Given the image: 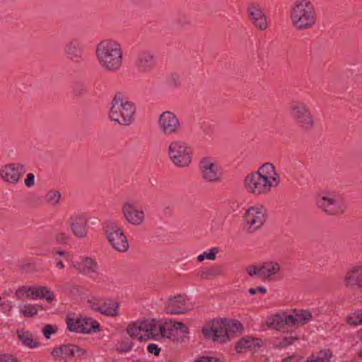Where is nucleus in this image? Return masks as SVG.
<instances>
[{"label": "nucleus", "instance_id": "1", "mask_svg": "<svg viewBox=\"0 0 362 362\" xmlns=\"http://www.w3.org/2000/svg\"><path fill=\"white\" fill-rule=\"evenodd\" d=\"M173 331H180L182 334L188 332L187 327L180 322L172 320L160 323L154 320H147L142 322H133L127 329V333L132 338L140 341L148 339L157 340L160 337L170 339Z\"/></svg>", "mask_w": 362, "mask_h": 362}, {"label": "nucleus", "instance_id": "2", "mask_svg": "<svg viewBox=\"0 0 362 362\" xmlns=\"http://www.w3.org/2000/svg\"><path fill=\"white\" fill-rule=\"evenodd\" d=\"M281 182L280 175L271 163L262 165L257 171L247 175L244 179L246 191L255 196L268 194Z\"/></svg>", "mask_w": 362, "mask_h": 362}, {"label": "nucleus", "instance_id": "3", "mask_svg": "<svg viewBox=\"0 0 362 362\" xmlns=\"http://www.w3.org/2000/svg\"><path fill=\"white\" fill-rule=\"evenodd\" d=\"M95 57L100 67L108 72L119 71L123 64V49L117 40L105 39L95 48Z\"/></svg>", "mask_w": 362, "mask_h": 362}, {"label": "nucleus", "instance_id": "4", "mask_svg": "<svg viewBox=\"0 0 362 362\" xmlns=\"http://www.w3.org/2000/svg\"><path fill=\"white\" fill-rule=\"evenodd\" d=\"M290 18L296 30H307L316 25L317 14L310 0H296L291 6Z\"/></svg>", "mask_w": 362, "mask_h": 362}, {"label": "nucleus", "instance_id": "5", "mask_svg": "<svg viewBox=\"0 0 362 362\" xmlns=\"http://www.w3.org/2000/svg\"><path fill=\"white\" fill-rule=\"evenodd\" d=\"M242 328L241 323L237 320H216L206 323L202 329V333L206 339L224 343Z\"/></svg>", "mask_w": 362, "mask_h": 362}, {"label": "nucleus", "instance_id": "6", "mask_svg": "<svg viewBox=\"0 0 362 362\" xmlns=\"http://www.w3.org/2000/svg\"><path fill=\"white\" fill-rule=\"evenodd\" d=\"M136 107L133 103L129 101L124 95L117 93L111 102L109 118L121 125H129L134 119Z\"/></svg>", "mask_w": 362, "mask_h": 362}, {"label": "nucleus", "instance_id": "7", "mask_svg": "<svg viewBox=\"0 0 362 362\" xmlns=\"http://www.w3.org/2000/svg\"><path fill=\"white\" fill-rule=\"evenodd\" d=\"M192 148L181 139L171 141L168 146L167 155L170 162L178 168H185L192 161Z\"/></svg>", "mask_w": 362, "mask_h": 362}, {"label": "nucleus", "instance_id": "8", "mask_svg": "<svg viewBox=\"0 0 362 362\" xmlns=\"http://www.w3.org/2000/svg\"><path fill=\"white\" fill-rule=\"evenodd\" d=\"M288 114L293 121L302 129L310 130L314 127V119L308 105L298 100H292Z\"/></svg>", "mask_w": 362, "mask_h": 362}, {"label": "nucleus", "instance_id": "9", "mask_svg": "<svg viewBox=\"0 0 362 362\" xmlns=\"http://www.w3.org/2000/svg\"><path fill=\"white\" fill-rule=\"evenodd\" d=\"M316 204L328 215H337L344 211L346 204L343 197L334 192H324L318 195Z\"/></svg>", "mask_w": 362, "mask_h": 362}, {"label": "nucleus", "instance_id": "10", "mask_svg": "<svg viewBox=\"0 0 362 362\" xmlns=\"http://www.w3.org/2000/svg\"><path fill=\"white\" fill-rule=\"evenodd\" d=\"M201 177L206 182H221L224 173L221 165L213 157L205 156L199 163Z\"/></svg>", "mask_w": 362, "mask_h": 362}, {"label": "nucleus", "instance_id": "11", "mask_svg": "<svg viewBox=\"0 0 362 362\" xmlns=\"http://www.w3.org/2000/svg\"><path fill=\"white\" fill-rule=\"evenodd\" d=\"M107 239L117 252H125L129 249V243L123 229L115 222H107L104 226Z\"/></svg>", "mask_w": 362, "mask_h": 362}, {"label": "nucleus", "instance_id": "12", "mask_svg": "<svg viewBox=\"0 0 362 362\" xmlns=\"http://www.w3.org/2000/svg\"><path fill=\"white\" fill-rule=\"evenodd\" d=\"M124 219L131 226H140L146 221V214L142 206L132 199L124 201L121 206Z\"/></svg>", "mask_w": 362, "mask_h": 362}, {"label": "nucleus", "instance_id": "13", "mask_svg": "<svg viewBox=\"0 0 362 362\" xmlns=\"http://www.w3.org/2000/svg\"><path fill=\"white\" fill-rule=\"evenodd\" d=\"M160 132L166 136L180 134L182 126L178 117L170 111L163 112L158 119Z\"/></svg>", "mask_w": 362, "mask_h": 362}, {"label": "nucleus", "instance_id": "14", "mask_svg": "<svg viewBox=\"0 0 362 362\" xmlns=\"http://www.w3.org/2000/svg\"><path fill=\"white\" fill-rule=\"evenodd\" d=\"M247 230L252 233L260 228L267 219V210L262 205L250 207L245 214Z\"/></svg>", "mask_w": 362, "mask_h": 362}, {"label": "nucleus", "instance_id": "15", "mask_svg": "<svg viewBox=\"0 0 362 362\" xmlns=\"http://www.w3.org/2000/svg\"><path fill=\"white\" fill-rule=\"evenodd\" d=\"M86 350L74 345L64 344L54 348L52 356L55 360H77L86 356Z\"/></svg>", "mask_w": 362, "mask_h": 362}, {"label": "nucleus", "instance_id": "16", "mask_svg": "<svg viewBox=\"0 0 362 362\" xmlns=\"http://www.w3.org/2000/svg\"><path fill=\"white\" fill-rule=\"evenodd\" d=\"M26 172L25 165L18 163H12L3 165L0 168V177L6 182L17 184Z\"/></svg>", "mask_w": 362, "mask_h": 362}, {"label": "nucleus", "instance_id": "17", "mask_svg": "<svg viewBox=\"0 0 362 362\" xmlns=\"http://www.w3.org/2000/svg\"><path fill=\"white\" fill-rule=\"evenodd\" d=\"M156 65V57L153 52L148 49L140 51L135 59V66L141 74H149Z\"/></svg>", "mask_w": 362, "mask_h": 362}, {"label": "nucleus", "instance_id": "18", "mask_svg": "<svg viewBox=\"0 0 362 362\" xmlns=\"http://www.w3.org/2000/svg\"><path fill=\"white\" fill-rule=\"evenodd\" d=\"M248 17L253 25L259 30H265L268 27L267 18L262 6L258 3H250L247 8Z\"/></svg>", "mask_w": 362, "mask_h": 362}, {"label": "nucleus", "instance_id": "19", "mask_svg": "<svg viewBox=\"0 0 362 362\" xmlns=\"http://www.w3.org/2000/svg\"><path fill=\"white\" fill-rule=\"evenodd\" d=\"M69 226L72 234L77 238L87 237L88 232V219L83 215H73L69 218Z\"/></svg>", "mask_w": 362, "mask_h": 362}, {"label": "nucleus", "instance_id": "20", "mask_svg": "<svg viewBox=\"0 0 362 362\" xmlns=\"http://www.w3.org/2000/svg\"><path fill=\"white\" fill-rule=\"evenodd\" d=\"M64 53L67 58L74 62L83 60V48L81 42L77 39L67 41L64 45Z\"/></svg>", "mask_w": 362, "mask_h": 362}, {"label": "nucleus", "instance_id": "21", "mask_svg": "<svg viewBox=\"0 0 362 362\" xmlns=\"http://www.w3.org/2000/svg\"><path fill=\"white\" fill-rule=\"evenodd\" d=\"M71 267L79 273L91 276L97 272L98 264L90 257H82L78 261L73 262Z\"/></svg>", "mask_w": 362, "mask_h": 362}, {"label": "nucleus", "instance_id": "22", "mask_svg": "<svg viewBox=\"0 0 362 362\" xmlns=\"http://www.w3.org/2000/svg\"><path fill=\"white\" fill-rule=\"evenodd\" d=\"M189 309L186 303L185 296L181 295L169 298L165 308L166 312L170 314L185 313Z\"/></svg>", "mask_w": 362, "mask_h": 362}, {"label": "nucleus", "instance_id": "23", "mask_svg": "<svg viewBox=\"0 0 362 362\" xmlns=\"http://www.w3.org/2000/svg\"><path fill=\"white\" fill-rule=\"evenodd\" d=\"M288 321L291 326H303L311 322L313 319L310 311L308 310H294L292 314L288 315Z\"/></svg>", "mask_w": 362, "mask_h": 362}, {"label": "nucleus", "instance_id": "24", "mask_svg": "<svg viewBox=\"0 0 362 362\" xmlns=\"http://www.w3.org/2000/svg\"><path fill=\"white\" fill-rule=\"evenodd\" d=\"M344 282L347 286L362 288V266L352 267L346 274Z\"/></svg>", "mask_w": 362, "mask_h": 362}, {"label": "nucleus", "instance_id": "25", "mask_svg": "<svg viewBox=\"0 0 362 362\" xmlns=\"http://www.w3.org/2000/svg\"><path fill=\"white\" fill-rule=\"evenodd\" d=\"M280 265L275 262H264L260 267V277L265 280L273 281L276 279V276L280 272Z\"/></svg>", "mask_w": 362, "mask_h": 362}, {"label": "nucleus", "instance_id": "26", "mask_svg": "<svg viewBox=\"0 0 362 362\" xmlns=\"http://www.w3.org/2000/svg\"><path fill=\"white\" fill-rule=\"evenodd\" d=\"M16 334L18 339L23 344L29 348H35L39 345L37 341L34 338L33 334L24 329L17 330Z\"/></svg>", "mask_w": 362, "mask_h": 362}, {"label": "nucleus", "instance_id": "27", "mask_svg": "<svg viewBox=\"0 0 362 362\" xmlns=\"http://www.w3.org/2000/svg\"><path fill=\"white\" fill-rule=\"evenodd\" d=\"M288 317L286 314L276 315L269 320V325L276 330H282L286 325L291 326Z\"/></svg>", "mask_w": 362, "mask_h": 362}, {"label": "nucleus", "instance_id": "28", "mask_svg": "<svg viewBox=\"0 0 362 362\" xmlns=\"http://www.w3.org/2000/svg\"><path fill=\"white\" fill-rule=\"evenodd\" d=\"M118 303L112 300H103L100 307L98 308V313L108 315L116 316L117 315Z\"/></svg>", "mask_w": 362, "mask_h": 362}, {"label": "nucleus", "instance_id": "29", "mask_svg": "<svg viewBox=\"0 0 362 362\" xmlns=\"http://www.w3.org/2000/svg\"><path fill=\"white\" fill-rule=\"evenodd\" d=\"M332 356L329 349H323L308 356L305 362H330Z\"/></svg>", "mask_w": 362, "mask_h": 362}, {"label": "nucleus", "instance_id": "30", "mask_svg": "<svg viewBox=\"0 0 362 362\" xmlns=\"http://www.w3.org/2000/svg\"><path fill=\"white\" fill-rule=\"evenodd\" d=\"M81 329L83 334L99 332V323L92 318H81Z\"/></svg>", "mask_w": 362, "mask_h": 362}, {"label": "nucleus", "instance_id": "31", "mask_svg": "<svg viewBox=\"0 0 362 362\" xmlns=\"http://www.w3.org/2000/svg\"><path fill=\"white\" fill-rule=\"evenodd\" d=\"M20 313L26 317H32L36 315L42 306L37 304H21L18 305Z\"/></svg>", "mask_w": 362, "mask_h": 362}, {"label": "nucleus", "instance_id": "32", "mask_svg": "<svg viewBox=\"0 0 362 362\" xmlns=\"http://www.w3.org/2000/svg\"><path fill=\"white\" fill-rule=\"evenodd\" d=\"M259 345V339L245 337L242 338L236 344L235 349L238 352H241L245 349H252Z\"/></svg>", "mask_w": 362, "mask_h": 362}, {"label": "nucleus", "instance_id": "33", "mask_svg": "<svg viewBox=\"0 0 362 362\" xmlns=\"http://www.w3.org/2000/svg\"><path fill=\"white\" fill-rule=\"evenodd\" d=\"M45 199L47 204L56 206L61 202L62 194L59 190L50 189L47 192Z\"/></svg>", "mask_w": 362, "mask_h": 362}, {"label": "nucleus", "instance_id": "34", "mask_svg": "<svg viewBox=\"0 0 362 362\" xmlns=\"http://www.w3.org/2000/svg\"><path fill=\"white\" fill-rule=\"evenodd\" d=\"M15 296L18 299H35V286H23L16 290Z\"/></svg>", "mask_w": 362, "mask_h": 362}, {"label": "nucleus", "instance_id": "35", "mask_svg": "<svg viewBox=\"0 0 362 362\" xmlns=\"http://www.w3.org/2000/svg\"><path fill=\"white\" fill-rule=\"evenodd\" d=\"M38 298L52 302L54 299V295L47 286H35V299Z\"/></svg>", "mask_w": 362, "mask_h": 362}, {"label": "nucleus", "instance_id": "36", "mask_svg": "<svg viewBox=\"0 0 362 362\" xmlns=\"http://www.w3.org/2000/svg\"><path fill=\"white\" fill-rule=\"evenodd\" d=\"M66 322L67 325V328L70 332H76V333H82L81 329V318L74 317L68 315L66 317Z\"/></svg>", "mask_w": 362, "mask_h": 362}, {"label": "nucleus", "instance_id": "37", "mask_svg": "<svg viewBox=\"0 0 362 362\" xmlns=\"http://www.w3.org/2000/svg\"><path fill=\"white\" fill-rule=\"evenodd\" d=\"M53 258L56 260V267L59 269H64L65 266L62 259H68L69 254L67 251L63 250H57L52 251Z\"/></svg>", "mask_w": 362, "mask_h": 362}, {"label": "nucleus", "instance_id": "38", "mask_svg": "<svg viewBox=\"0 0 362 362\" xmlns=\"http://www.w3.org/2000/svg\"><path fill=\"white\" fill-rule=\"evenodd\" d=\"M175 23L179 28L187 29L192 25V19L188 15L180 14L175 19Z\"/></svg>", "mask_w": 362, "mask_h": 362}, {"label": "nucleus", "instance_id": "39", "mask_svg": "<svg viewBox=\"0 0 362 362\" xmlns=\"http://www.w3.org/2000/svg\"><path fill=\"white\" fill-rule=\"evenodd\" d=\"M347 322L354 326L362 325V309L358 310L349 315Z\"/></svg>", "mask_w": 362, "mask_h": 362}, {"label": "nucleus", "instance_id": "40", "mask_svg": "<svg viewBox=\"0 0 362 362\" xmlns=\"http://www.w3.org/2000/svg\"><path fill=\"white\" fill-rule=\"evenodd\" d=\"M73 94L76 97H82L88 93L87 86L82 83H76L73 86Z\"/></svg>", "mask_w": 362, "mask_h": 362}, {"label": "nucleus", "instance_id": "41", "mask_svg": "<svg viewBox=\"0 0 362 362\" xmlns=\"http://www.w3.org/2000/svg\"><path fill=\"white\" fill-rule=\"evenodd\" d=\"M102 301L103 299L93 297L87 300V305L92 310L98 312V308L100 307Z\"/></svg>", "mask_w": 362, "mask_h": 362}, {"label": "nucleus", "instance_id": "42", "mask_svg": "<svg viewBox=\"0 0 362 362\" xmlns=\"http://www.w3.org/2000/svg\"><path fill=\"white\" fill-rule=\"evenodd\" d=\"M219 252V248L214 247L209 249L208 251L204 252L205 259L209 260H214L216 257V255Z\"/></svg>", "mask_w": 362, "mask_h": 362}, {"label": "nucleus", "instance_id": "43", "mask_svg": "<svg viewBox=\"0 0 362 362\" xmlns=\"http://www.w3.org/2000/svg\"><path fill=\"white\" fill-rule=\"evenodd\" d=\"M197 276L202 279H207L213 277L211 267L204 268L197 272Z\"/></svg>", "mask_w": 362, "mask_h": 362}, {"label": "nucleus", "instance_id": "44", "mask_svg": "<svg viewBox=\"0 0 362 362\" xmlns=\"http://www.w3.org/2000/svg\"><path fill=\"white\" fill-rule=\"evenodd\" d=\"M246 272L249 276L259 275L260 276V267L249 265L246 267Z\"/></svg>", "mask_w": 362, "mask_h": 362}, {"label": "nucleus", "instance_id": "45", "mask_svg": "<svg viewBox=\"0 0 362 362\" xmlns=\"http://www.w3.org/2000/svg\"><path fill=\"white\" fill-rule=\"evenodd\" d=\"M24 184L27 187H32L35 185V175L33 173H28L25 179Z\"/></svg>", "mask_w": 362, "mask_h": 362}, {"label": "nucleus", "instance_id": "46", "mask_svg": "<svg viewBox=\"0 0 362 362\" xmlns=\"http://www.w3.org/2000/svg\"><path fill=\"white\" fill-rule=\"evenodd\" d=\"M56 332V329L50 325H47L42 329V333L45 335L46 339L50 338V334H54Z\"/></svg>", "mask_w": 362, "mask_h": 362}, {"label": "nucleus", "instance_id": "47", "mask_svg": "<svg viewBox=\"0 0 362 362\" xmlns=\"http://www.w3.org/2000/svg\"><path fill=\"white\" fill-rule=\"evenodd\" d=\"M211 270L213 277L224 274V270L221 266L211 267Z\"/></svg>", "mask_w": 362, "mask_h": 362}, {"label": "nucleus", "instance_id": "48", "mask_svg": "<svg viewBox=\"0 0 362 362\" xmlns=\"http://www.w3.org/2000/svg\"><path fill=\"white\" fill-rule=\"evenodd\" d=\"M147 350L149 353L154 354L155 356H158L160 351V348L156 344H150L147 346Z\"/></svg>", "mask_w": 362, "mask_h": 362}, {"label": "nucleus", "instance_id": "49", "mask_svg": "<svg viewBox=\"0 0 362 362\" xmlns=\"http://www.w3.org/2000/svg\"><path fill=\"white\" fill-rule=\"evenodd\" d=\"M0 362H18L15 358L10 355L0 356Z\"/></svg>", "mask_w": 362, "mask_h": 362}, {"label": "nucleus", "instance_id": "50", "mask_svg": "<svg viewBox=\"0 0 362 362\" xmlns=\"http://www.w3.org/2000/svg\"><path fill=\"white\" fill-rule=\"evenodd\" d=\"M216 359L214 357L202 356L194 362H216Z\"/></svg>", "mask_w": 362, "mask_h": 362}, {"label": "nucleus", "instance_id": "51", "mask_svg": "<svg viewBox=\"0 0 362 362\" xmlns=\"http://www.w3.org/2000/svg\"><path fill=\"white\" fill-rule=\"evenodd\" d=\"M214 131V127L209 124L205 125L203 127V132L206 136H209Z\"/></svg>", "mask_w": 362, "mask_h": 362}, {"label": "nucleus", "instance_id": "52", "mask_svg": "<svg viewBox=\"0 0 362 362\" xmlns=\"http://www.w3.org/2000/svg\"><path fill=\"white\" fill-rule=\"evenodd\" d=\"M67 238V235L64 233H58L56 235V240L59 243L66 241Z\"/></svg>", "mask_w": 362, "mask_h": 362}, {"label": "nucleus", "instance_id": "53", "mask_svg": "<svg viewBox=\"0 0 362 362\" xmlns=\"http://www.w3.org/2000/svg\"><path fill=\"white\" fill-rule=\"evenodd\" d=\"M169 84L170 86L172 87H176L177 86V80L175 77H172L170 80H169Z\"/></svg>", "mask_w": 362, "mask_h": 362}, {"label": "nucleus", "instance_id": "54", "mask_svg": "<svg viewBox=\"0 0 362 362\" xmlns=\"http://www.w3.org/2000/svg\"><path fill=\"white\" fill-rule=\"evenodd\" d=\"M160 362H175V359L172 356L166 357L165 358L161 360Z\"/></svg>", "mask_w": 362, "mask_h": 362}, {"label": "nucleus", "instance_id": "55", "mask_svg": "<svg viewBox=\"0 0 362 362\" xmlns=\"http://www.w3.org/2000/svg\"><path fill=\"white\" fill-rule=\"evenodd\" d=\"M295 358L293 356H288L284 358L281 362H295Z\"/></svg>", "mask_w": 362, "mask_h": 362}, {"label": "nucleus", "instance_id": "56", "mask_svg": "<svg viewBox=\"0 0 362 362\" xmlns=\"http://www.w3.org/2000/svg\"><path fill=\"white\" fill-rule=\"evenodd\" d=\"M197 259L199 262H202L205 259L204 252L202 254L199 255Z\"/></svg>", "mask_w": 362, "mask_h": 362}, {"label": "nucleus", "instance_id": "57", "mask_svg": "<svg viewBox=\"0 0 362 362\" xmlns=\"http://www.w3.org/2000/svg\"><path fill=\"white\" fill-rule=\"evenodd\" d=\"M256 289H257V291H259L261 292L262 293H265L266 291H267V289L266 288L263 287V286H259L257 287Z\"/></svg>", "mask_w": 362, "mask_h": 362}, {"label": "nucleus", "instance_id": "58", "mask_svg": "<svg viewBox=\"0 0 362 362\" xmlns=\"http://www.w3.org/2000/svg\"><path fill=\"white\" fill-rule=\"evenodd\" d=\"M361 346L360 349L358 351V357L359 358L362 359V336H361Z\"/></svg>", "mask_w": 362, "mask_h": 362}, {"label": "nucleus", "instance_id": "59", "mask_svg": "<svg viewBox=\"0 0 362 362\" xmlns=\"http://www.w3.org/2000/svg\"><path fill=\"white\" fill-rule=\"evenodd\" d=\"M248 292L251 295H255L257 292V289L251 288L249 289Z\"/></svg>", "mask_w": 362, "mask_h": 362}, {"label": "nucleus", "instance_id": "60", "mask_svg": "<svg viewBox=\"0 0 362 362\" xmlns=\"http://www.w3.org/2000/svg\"><path fill=\"white\" fill-rule=\"evenodd\" d=\"M131 349H132L131 346H128V348H127V349H125V351H128L131 350Z\"/></svg>", "mask_w": 362, "mask_h": 362}]
</instances>
